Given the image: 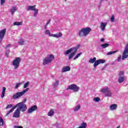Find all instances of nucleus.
I'll use <instances>...</instances> for the list:
<instances>
[{"label": "nucleus", "mask_w": 128, "mask_h": 128, "mask_svg": "<svg viewBox=\"0 0 128 128\" xmlns=\"http://www.w3.org/2000/svg\"><path fill=\"white\" fill-rule=\"evenodd\" d=\"M100 42H104V38H101Z\"/></svg>", "instance_id": "obj_49"}, {"label": "nucleus", "mask_w": 128, "mask_h": 128, "mask_svg": "<svg viewBox=\"0 0 128 128\" xmlns=\"http://www.w3.org/2000/svg\"><path fill=\"white\" fill-rule=\"evenodd\" d=\"M128 58V44H126L122 56V60H124Z\"/></svg>", "instance_id": "obj_8"}, {"label": "nucleus", "mask_w": 128, "mask_h": 128, "mask_svg": "<svg viewBox=\"0 0 128 128\" xmlns=\"http://www.w3.org/2000/svg\"><path fill=\"white\" fill-rule=\"evenodd\" d=\"M110 64L112 65V64H114V63H112Z\"/></svg>", "instance_id": "obj_55"}, {"label": "nucleus", "mask_w": 128, "mask_h": 128, "mask_svg": "<svg viewBox=\"0 0 128 128\" xmlns=\"http://www.w3.org/2000/svg\"><path fill=\"white\" fill-rule=\"evenodd\" d=\"M44 28L45 30H46V26L44 27Z\"/></svg>", "instance_id": "obj_54"}, {"label": "nucleus", "mask_w": 128, "mask_h": 128, "mask_svg": "<svg viewBox=\"0 0 128 128\" xmlns=\"http://www.w3.org/2000/svg\"><path fill=\"white\" fill-rule=\"evenodd\" d=\"M0 126H4V119L2 117H0Z\"/></svg>", "instance_id": "obj_38"}, {"label": "nucleus", "mask_w": 128, "mask_h": 128, "mask_svg": "<svg viewBox=\"0 0 128 128\" xmlns=\"http://www.w3.org/2000/svg\"><path fill=\"white\" fill-rule=\"evenodd\" d=\"M100 64V62L98 61V60L95 61V62H94V68H96L97 66H98Z\"/></svg>", "instance_id": "obj_28"}, {"label": "nucleus", "mask_w": 128, "mask_h": 128, "mask_svg": "<svg viewBox=\"0 0 128 128\" xmlns=\"http://www.w3.org/2000/svg\"><path fill=\"white\" fill-rule=\"evenodd\" d=\"M80 105L78 104L75 108H74V111L77 112V110H80Z\"/></svg>", "instance_id": "obj_30"}, {"label": "nucleus", "mask_w": 128, "mask_h": 128, "mask_svg": "<svg viewBox=\"0 0 128 128\" xmlns=\"http://www.w3.org/2000/svg\"><path fill=\"white\" fill-rule=\"evenodd\" d=\"M98 62H99V64H104V62H106V60H104V59H100L98 60Z\"/></svg>", "instance_id": "obj_34"}, {"label": "nucleus", "mask_w": 128, "mask_h": 128, "mask_svg": "<svg viewBox=\"0 0 128 128\" xmlns=\"http://www.w3.org/2000/svg\"><path fill=\"white\" fill-rule=\"evenodd\" d=\"M24 40L22 38L20 39L18 41V44H19V46H24Z\"/></svg>", "instance_id": "obj_20"}, {"label": "nucleus", "mask_w": 128, "mask_h": 128, "mask_svg": "<svg viewBox=\"0 0 128 128\" xmlns=\"http://www.w3.org/2000/svg\"><path fill=\"white\" fill-rule=\"evenodd\" d=\"M117 108L118 105H116V104H113L110 106V108L111 110H116Z\"/></svg>", "instance_id": "obj_18"}, {"label": "nucleus", "mask_w": 128, "mask_h": 128, "mask_svg": "<svg viewBox=\"0 0 128 128\" xmlns=\"http://www.w3.org/2000/svg\"><path fill=\"white\" fill-rule=\"evenodd\" d=\"M30 88H26L21 92H16L15 94H14L12 96L13 100H16L18 98H20V96H24V94L26 92H28Z\"/></svg>", "instance_id": "obj_4"}, {"label": "nucleus", "mask_w": 128, "mask_h": 128, "mask_svg": "<svg viewBox=\"0 0 128 128\" xmlns=\"http://www.w3.org/2000/svg\"><path fill=\"white\" fill-rule=\"evenodd\" d=\"M11 44H8L6 46V48H10V46Z\"/></svg>", "instance_id": "obj_50"}, {"label": "nucleus", "mask_w": 128, "mask_h": 128, "mask_svg": "<svg viewBox=\"0 0 128 128\" xmlns=\"http://www.w3.org/2000/svg\"><path fill=\"white\" fill-rule=\"evenodd\" d=\"M58 86V80H57L56 82L54 83V84L52 85V90H56Z\"/></svg>", "instance_id": "obj_16"}, {"label": "nucleus", "mask_w": 128, "mask_h": 128, "mask_svg": "<svg viewBox=\"0 0 128 128\" xmlns=\"http://www.w3.org/2000/svg\"><path fill=\"white\" fill-rule=\"evenodd\" d=\"M108 24V23L106 22H102L100 24V28H101V30L104 31V30L106 28V25Z\"/></svg>", "instance_id": "obj_14"}, {"label": "nucleus", "mask_w": 128, "mask_h": 128, "mask_svg": "<svg viewBox=\"0 0 128 128\" xmlns=\"http://www.w3.org/2000/svg\"><path fill=\"white\" fill-rule=\"evenodd\" d=\"M8 54H10V50L6 49V56L7 58H8Z\"/></svg>", "instance_id": "obj_39"}, {"label": "nucleus", "mask_w": 128, "mask_h": 128, "mask_svg": "<svg viewBox=\"0 0 128 128\" xmlns=\"http://www.w3.org/2000/svg\"><path fill=\"white\" fill-rule=\"evenodd\" d=\"M26 102V99H24V102H24H24Z\"/></svg>", "instance_id": "obj_53"}, {"label": "nucleus", "mask_w": 128, "mask_h": 128, "mask_svg": "<svg viewBox=\"0 0 128 128\" xmlns=\"http://www.w3.org/2000/svg\"><path fill=\"white\" fill-rule=\"evenodd\" d=\"M80 45L78 44L76 46L70 48V50H71V52H74V54H76V52H78V50L80 48Z\"/></svg>", "instance_id": "obj_12"}, {"label": "nucleus", "mask_w": 128, "mask_h": 128, "mask_svg": "<svg viewBox=\"0 0 128 128\" xmlns=\"http://www.w3.org/2000/svg\"><path fill=\"white\" fill-rule=\"evenodd\" d=\"M118 82L119 84H122L124 82V76H120L118 79Z\"/></svg>", "instance_id": "obj_21"}, {"label": "nucleus", "mask_w": 128, "mask_h": 128, "mask_svg": "<svg viewBox=\"0 0 128 128\" xmlns=\"http://www.w3.org/2000/svg\"><path fill=\"white\" fill-rule=\"evenodd\" d=\"M93 100H94V102H98L100 100V98L98 97H96L94 98Z\"/></svg>", "instance_id": "obj_33"}, {"label": "nucleus", "mask_w": 128, "mask_h": 128, "mask_svg": "<svg viewBox=\"0 0 128 128\" xmlns=\"http://www.w3.org/2000/svg\"><path fill=\"white\" fill-rule=\"evenodd\" d=\"M116 128H118V127H117Z\"/></svg>", "instance_id": "obj_57"}, {"label": "nucleus", "mask_w": 128, "mask_h": 128, "mask_svg": "<svg viewBox=\"0 0 128 128\" xmlns=\"http://www.w3.org/2000/svg\"><path fill=\"white\" fill-rule=\"evenodd\" d=\"M38 110V106L36 105H34L28 109L27 111V114H32L34 112L35 110Z\"/></svg>", "instance_id": "obj_9"}, {"label": "nucleus", "mask_w": 128, "mask_h": 128, "mask_svg": "<svg viewBox=\"0 0 128 128\" xmlns=\"http://www.w3.org/2000/svg\"><path fill=\"white\" fill-rule=\"evenodd\" d=\"M6 29H3L0 30V42H2V39L4 38V36H6Z\"/></svg>", "instance_id": "obj_10"}, {"label": "nucleus", "mask_w": 128, "mask_h": 128, "mask_svg": "<svg viewBox=\"0 0 128 128\" xmlns=\"http://www.w3.org/2000/svg\"><path fill=\"white\" fill-rule=\"evenodd\" d=\"M20 84H22V83H16L14 87L15 90H18V87L20 86Z\"/></svg>", "instance_id": "obj_36"}, {"label": "nucleus", "mask_w": 128, "mask_h": 128, "mask_svg": "<svg viewBox=\"0 0 128 128\" xmlns=\"http://www.w3.org/2000/svg\"><path fill=\"white\" fill-rule=\"evenodd\" d=\"M14 112V110L11 109L10 110L8 111L7 114H6V116H8L10 112Z\"/></svg>", "instance_id": "obj_42"}, {"label": "nucleus", "mask_w": 128, "mask_h": 128, "mask_svg": "<svg viewBox=\"0 0 128 128\" xmlns=\"http://www.w3.org/2000/svg\"><path fill=\"white\" fill-rule=\"evenodd\" d=\"M28 86H30V82H28L24 84V88H28Z\"/></svg>", "instance_id": "obj_37"}, {"label": "nucleus", "mask_w": 128, "mask_h": 128, "mask_svg": "<svg viewBox=\"0 0 128 128\" xmlns=\"http://www.w3.org/2000/svg\"><path fill=\"white\" fill-rule=\"evenodd\" d=\"M22 61V60L20 59V58L18 57L16 58L12 62V65L14 66V68L15 70H16L18 66H20V62Z\"/></svg>", "instance_id": "obj_6"}, {"label": "nucleus", "mask_w": 128, "mask_h": 128, "mask_svg": "<svg viewBox=\"0 0 128 128\" xmlns=\"http://www.w3.org/2000/svg\"><path fill=\"white\" fill-rule=\"evenodd\" d=\"M96 60V58L94 57L93 58L90 59L88 61V62H90V64H94V62H95Z\"/></svg>", "instance_id": "obj_24"}, {"label": "nucleus", "mask_w": 128, "mask_h": 128, "mask_svg": "<svg viewBox=\"0 0 128 128\" xmlns=\"http://www.w3.org/2000/svg\"><path fill=\"white\" fill-rule=\"evenodd\" d=\"M14 112V110L11 109L10 110L8 111L7 114H6V116H8L10 112Z\"/></svg>", "instance_id": "obj_43"}, {"label": "nucleus", "mask_w": 128, "mask_h": 128, "mask_svg": "<svg viewBox=\"0 0 128 128\" xmlns=\"http://www.w3.org/2000/svg\"><path fill=\"white\" fill-rule=\"evenodd\" d=\"M82 53L80 52V53L78 54H76V56L74 58V60H76L77 58H80V56H82Z\"/></svg>", "instance_id": "obj_31"}, {"label": "nucleus", "mask_w": 128, "mask_h": 128, "mask_svg": "<svg viewBox=\"0 0 128 128\" xmlns=\"http://www.w3.org/2000/svg\"><path fill=\"white\" fill-rule=\"evenodd\" d=\"M90 32H92V28H83L78 32V36L80 38H84L89 34Z\"/></svg>", "instance_id": "obj_1"}, {"label": "nucleus", "mask_w": 128, "mask_h": 128, "mask_svg": "<svg viewBox=\"0 0 128 128\" xmlns=\"http://www.w3.org/2000/svg\"><path fill=\"white\" fill-rule=\"evenodd\" d=\"M16 10L17 9L16 6H13L12 8L10 9V12L12 16H14V12H16Z\"/></svg>", "instance_id": "obj_19"}, {"label": "nucleus", "mask_w": 128, "mask_h": 128, "mask_svg": "<svg viewBox=\"0 0 128 128\" xmlns=\"http://www.w3.org/2000/svg\"><path fill=\"white\" fill-rule=\"evenodd\" d=\"M120 58H122V56L120 55L117 59L118 62H120Z\"/></svg>", "instance_id": "obj_47"}, {"label": "nucleus", "mask_w": 128, "mask_h": 128, "mask_svg": "<svg viewBox=\"0 0 128 128\" xmlns=\"http://www.w3.org/2000/svg\"><path fill=\"white\" fill-rule=\"evenodd\" d=\"M110 21L112 22H114V16L112 15L111 16Z\"/></svg>", "instance_id": "obj_40"}, {"label": "nucleus", "mask_w": 128, "mask_h": 128, "mask_svg": "<svg viewBox=\"0 0 128 128\" xmlns=\"http://www.w3.org/2000/svg\"><path fill=\"white\" fill-rule=\"evenodd\" d=\"M12 108V104L8 105L6 107V109L8 110V108Z\"/></svg>", "instance_id": "obj_45"}, {"label": "nucleus", "mask_w": 128, "mask_h": 128, "mask_svg": "<svg viewBox=\"0 0 128 128\" xmlns=\"http://www.w3.org/2000/svg\"><path fill=\"white\" fill-rule=\"evenodd\" d=\"M48 24H50V21H48V22H46V26H48Z\"/></svg>", "instance_id": "obj_52"}, {"label": "nucleus", "mask_w": 128, "mask_h": 128, "mask_svg": "<svg viewBox=\"0 0 128 128\" xmlns=\"http://www.w3.org/2000/svg\"><path fill=\"white\" fill-rule=\"evenodd\" d=\"M4 4H6V0H0L1 6L4 5Z\"/></svg>", "instance_id": "obj_44"}, {"label": "nucleus", "mask_w": 128, "mask_h": 128, "mask_svg": "<svg viewBox=\"0 0 128 128\" xmlns=\"http://www.w3.org/2000/svg\"><path fill=\"white\" fill-rule=\"evenodd\" d=\"M101 46H102V48H106L110 46V44H108V43L102 44L101 45Z\"/></svg>", "instance_id": "obj_27"}, {"label": "nucleus", "mask_w": 128, "mask_h": 128, "mask_svg": "<svg viewBox=\"0 0 128 128\" xmlns=\"http://www.w3.org/2000/svg\"><path fill=\"white\" fill-rule=\"evenodd\" d=\"M118 76H124V71L120 72L118 74Z\"/></svg>", "instance_id": "obj_41"}, {"label": "nucleus", "mask_w": 128, "mask_h": 128, "mask_svg": "<svg viewBox=\"0 0 128 128\" xmlns=\"http://www.w3.org/2000/svg\"><path fill=\"white\" fill-rule=\"evenodd\" d=\"M20 110L22 112V110L20 109L16 110L13 114V118H18L20 114Z\"/></svg>", "instance_id": "obj_11"}, {"label": "nucleus", "mask_w": 128, "mask_h": 128, "mask_svg": "<svg viewBox=\"0 0 128 128\" xmlns=\"http://www.w3.org/2000/svg\"><path fill=\"white\" fill-rule=\"evenodd\" d=\"M50 20H49V22H50Z\"/></svg>", "instance_id": "obj_56"}, {"label": "nucleus", "mask_w": 128, "mask_h": 128, "mask_svg": "<svg viewBox=\"0 0 128 128\" xmlns=\"http://www.w3.org/2000/svg\"><path fill=\"white\" fill-rule=\"evenodd\" d=\"M54 60V56L52 54H50L48 56L44 58L43 61V65L46 66V64H50V62H52Z\"/></svg>", "instance_id": "obj_3"}, {"label": "nucleus", "mask_w": 128, "mask_h": 128, "mask_svg": "<svg viewBox=\"0 0 128 128\" xmlns=\"http://www.w3.org/2000/svg\"><path fill=\"white\" fill-rule=\"evenodd\" d=\"M67 90H74V92H78V90H80V87L76 86V84H72L70 86H69L66 88Z\"/></svg>", "instance_id": "obj_7"}, {"label": "nucleus", "mask_w": 128, "mask_h": 128, "mask_svg": "<svg viewBox=\"0 0 128 128\" xmlns=\"http://www.w3.org/2000/svg\"><path fill=\"white\" fill-rule=\"evenodd\" d=\"M14 128H22V126H14Z\"/></svg>", "instance_id": "obj_48"}, {"label": "nucleus", "mask_w": 128, "mask_h": 128, "mask_svg": "<svg viewBox=\"0 0 128 128\" xmlns=\"http://www.w3.org/2000/svg\"><path fill=\"white\" fill-rule=\"evenodd\" d=\"M54 114V110H51L48 112V116H52Z\"/></svg>", "instance_id": "obj_23"}, {"label": "nucleus", "mask_w": 128, "mask_h": 128, "mask_svg": "<svg viewBox=\"0 0 128 128\" xmlns=\"http://www.w3.org/2000/svg\"><path fill=\"white\" fill-rule=\"evenodd\" d=\"M6 88L5 87H3L2 90V95H1V98H4V94H6Z\"/></svg>", "instance_id": "obj_22"}, {"label": "nucleus", "mask_w": 128, "mask_h": 128, "mask_svg": "<svg viewBox=\"0 0 128 128\" xmlns=\"http://www.w3.org/2000/svg\"><path fill=\"white\" fill-rule=\"evenodd\" d=\"M18 108L17 109L22 110V112H23L26 110V108H28V107H26V104H24V102H20L18 103L16 106H14L12 110H14L15 108Z\"/></svg>", "instance_id": "obj_2"}, {"label": "nucleus", "mask_w": 128, "mask_h": 128, "mask_svg": "<svg viewBox=\"0 0 128 128\" xmlns=\"http://www.w3.org/2000/svg\"><path fill=\"white\" fill-rule=\"evenodd\" d=\"M62 36V32H59L56 34H52V36H53V38H60Z\"/></svg>", "instance_id": "obj_17"}, {"label": "nucleus", "mask_w": 128, "mask_h": 128, "mask_svg": "<svg viewBox=\"0 0 128 128\" xmlns=\"http://www.w3.org/2000/svg\"><path fill=\"white\" fill-rule=\"evenodd\" d=\"M76 54H74V52H71L68 56V60H72V58L74 57V56Z\"/></svg>", "instance_id": "obj_32"}, {"label": "nucleus", "mask_w": 128, "mask_h": 128, "mask_svg": "<svg viewBox=\"0 0 128 128\" xmlns=\"http://www.w3.org/2000/svg\"><path fill=\"white\" fill-rule=\"evenodd\" d=\"M36 5H34L33 6H29L26 8V10L28 11V10H36L34 8H36Z\"/></svg>", "instance_id": "obj_15"}, {"label": "nucleus", "mask_w": 128, "mask_h": 128, "mask_svg": "<svg viewBox=\"0 0 128 128\" xmlns=\"http://www.w3.org/2000/svg\"><path fill=\"white\" fill-rule=\"evenodd\" d=\"M36 16H38V14L34 13V16L36 18Z\"/></svg>", "instance_id": "obj_51"}, {"label": "nucleus", "mask_w": 128, "mask_h": 128, "mask_svg": "<svg viewBox=\"0 0 128 128\" xmlns=\"http://www.w3.org/2000/svg\"><path fill=\"white\" fill-rule=\"evenodd\" d=\"M35 10H33L35 12V14H38V9H36V8H34Z\"/></svg>", "instance_id": "obj_46"}, {"label": "nucleus", "mask_w": 128, "mask_h": 128, "mask_svg": "<svg viewBox=\"0 0 128 128\" xmlns=\"http://www.w3.org/2000/svg\"><path fill=\"white\" fill-rule=\"evenodd\" d=\"M72 52V51L70 50V49H69L68 50H66L65 52L64 53V54L66 55L68 54H70Z\"/></svg>", "instance_id": "obj_35"}, {"label": "nucleus", "mask_w": 128, "mask_h": 128, "mask_svg": "<svg viewBox=\"0 0 128 128\" xmlns=\"http://www.w3.org/2000/svg\"><path fill=\"white\" fill-rule=\"evenodd\" d=\"M70 66H66L62 68V72H70Z\"/></svg>", "instance_id": "obj_13"}, {"label": "nucleus", "mask_w": 128, "mask_h": 128, "mask_svg": "<svg viewBox=\"0 0 128 128\" xmlns=\"http://www.w3.org/2000/svg\"><path fill=\"white\" fill-rule=\"evenodd\" d=\"M14 26H22V22H14V24H13Z\"/></svg>", "instance_id": "obj_26"}, {"label": "nucleus", "mask_w": 128, "mask_h": 128, "mask_svg": "<svg viewBox=\"0 0 128 128\" xmlns=\"http://www.w3.org/2000/svg\"><path fill=\"white\" fill-rule=\"evenodd\" d=\"M100 92H102V94H104L105 96H109L110 98L112 96V93L110 88L108 87H105L101 88Z\"/></svg>", "instance_id": "obj_5"}, {"label": "nucleus", "mask_w": 128, "mask_h": 128, "mask_svg": "<svg viewBox=\"0 0 128 128\" xmlns=\"http://www.w3.org/2000/svg\"><path fill=\"white\" fill-rule=\"evenodd\" d=\"M116 52H118V50L110 51V52H108L106 54H107V56H112V54H116Z\"/></svg>", "instance_id": "obj_25"}, {"label": "nucleus", "mask_w": 128, "mask_h": 128, "mask_svg": "<svg viewBox=\"0 0 128 128\" xmlns=\"http://www.w3.org/2000/svg\"><path fill=\"white\" fill-rule=\"evenodd\" d=\"M45 34H48L50 36H52V34L50 33V30H46L45 31Z\"/></svg>", "instance_id": "obj_29"}]
</instances>
